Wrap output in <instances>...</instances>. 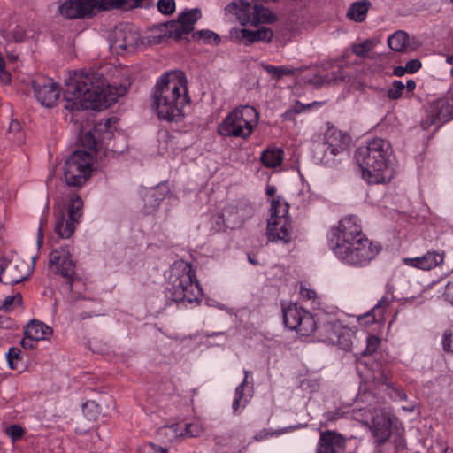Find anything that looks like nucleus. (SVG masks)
Listing matches in <instances>:
<instances>
[{
  "label": "nucleus",
  "instance_id": "44",
  "mask_svg": "<svg viewBox=\"0 0 453 453\" xmlns=\"http://www.w3.org/2000/svg\"><path fill=\"white\" fill-rule=\"evenodd\" d=\"M387 394L394 401H407V395L393 384H387Z\"/></svg>",
  "mask_w": 453,
  "mask_h": 453
},
{
  "label": "nucleus",
  "instance_id": "22",
  "mask_svg": "<svg viewBox=\"0 0 453 453\" xmlns=\"http://www.w3.org/2000/svg\"><path fill=\"white\" fill-rule=\"evenodd\" d=\"M392 301L393 293L387 292L370 311L365 314L363 318L359 319L360 322L366 326L369 323L382 321L384 314L392 303Z\"/></svg>",
  "mask_w": 453,
  "mask_h": 453
},
{
  "label": "nucleus",
  "instance_id": "53",
  "mask_svg": "<svg viewBox=\"0 0 453 453\" xmlns=\"http://www.w3.org/2000/svg\"><path fill=\"white\" fill-rule=\"evenodd\" d=\"M442 346L444 350L453 353V335L452 334H444L442 338Z\"/></svg>",
  "mask_w": 453,
  "mask_h": 453
},
{
  "label": "nucleus",
  "instance_id": "29",
  "mask_svg": "<svg viewBox=\"0 0 453 453\" xmlns=\"http://www.w3.org/2000/svg\"><path fill=\"white\" fill-rule=\"evenodd\" d=\"M370 7L371 3L367 0L354 2L347 12V17L355 22H362L366 19Z\"/></svg>",
  "mask_w": 453,
  "mask_h": 453
},
{
  "label": "nucleus",
  "instance_id": "36",
  "mask_svg": "<svg viewBox=\"0 0 453 453\" xmlns=\"http://www.w3.org/2000/svg\"><path fill=\"white\" fill-rule=\"evenodd\" d=\"M180 426L181 438L197 437L202 434L203 428L198 422L179 423Z\"/></svg>",
  "mask_w": 453,
  "mask_h": 453
},
{
  "label": "nucleus",
  "instance_id": "6",
  "mask_svg": "<svg viewBox=\"0 0 453 453\" xmlns=\"http://www.w3.org/2000/svg\"><path fill=\"white\" fill-rule=\"evenodd\" d=\"M259 121V113L250 105L232 110L219 124L218 134L225 137L248 139Z\"/></svg>",
  "mask_w": 453,
  "mask_h": 453
},
{
  "label": "nucleus",
  "instance_id": "45",
  "mask_svg": "<svg viewBox=\"0 0 453 453\" xmlns=\"http://www.w3.org/2000/svg\"><path fill=\"white\" fill-rule=\"evenodd\" d=\"M5 432L12 441L20 440L25 434V430L19 425H12L8 426Z\"/></svg>",
  "mask_w": 453,
  "mask_h": 453
},
{
  "label": "nucleus",
  "instance_id": "51",
  "mask_svg": "<svg viewBox=\"0 0 453 453\" xmlns=\"http://www.w3.org/2000/svg\"><path fill=\"white\" fill-rule=\"evenodd\" d=\"M139 453H166L165 449L149 443L141 447Z\"/></svg>",
  "mask_w": 453,
  "mask_h": 453
},
{
  "label": "nucleus",
  "instance_id": "37",
  "mask_svg": "<svg viewBox=\"0 0 453 453\" xmlns=\"http://www.w3.org/2000/svg\"><path fill=\"white\" fill-rule=\"evenodd\" d=\"M22 305V296L17 293L4 298L1 309L6 312L12 311L15 308Z\"/></svg>",
  "mask_w": 453,
  "mask_h": 453
},
{
  "label": "nucleus",
  "instance_id": "54",
  "mask_svg": "<svg viewBox=\"0 0 453 453\" xmlns=\"http://www.w3.org/2000/svg\"><path fill=\"white\" fill-rule=\"evenodd\" d=\"M408 73H415L421 68V62L418 59H411L406 63Z\"/></svg>",
  "mask_w": 453,
  "mask_h": 453
},
{
  "label": "nucleus",
  "instance_id": "23",
  "mask_svg": "<svg viewBox=\"0 0 453 453\" xmlns=\"http://www.w3.org/2000/svg\"><path fill=\"white\" fill-rule=\"evenodd\" d=\"M226 11L236 16L242 25H246L251 21L253 6L245 0H235L226 6Z\"/></svg>",
  "mask_w": 453,
  "mask_h": 453
},
{
  "label": "nucleus",
  "instance_id": "32",
  "mask_svg": "<svg viewBox=\"0 0 453 453\" xmlns=\"http://www.w3.org/2000/svg\"><path fill=\"white\" fill-rule=\"evenodd\" d=\"M262 68L271 76L273 80H280L284 76L294 75L297 69L290 68L286 65H272L262 63Z\"/></svg>",
  "mask_w": 453,
  "mask_h": 453
},
{
  "label": "nucleus",
  "instance_id": "7",
  "mask_svg": "<svg viewBox=\"0 0 453 453\" xmlns=\"http://www.w3.org/2000/svg\"><path fill=\"white\" fill-rule=\"evenodd\" d=\"M293 226L288 216V204L282 198L271 202L270 218L267 221L266 235L270 242L288 243L292 240Z\"/></svg>",
  "mask_w": 453,
  "mask_h": 453
},
{
  "label": "nucleus",
  "instance_id": "62",
  "mask_svg": "<svg viewBox=\"0 0 453 453\" xmlns=\"http://www.w3.org/2000/svg\"><path fill=\"white\" fill-rule=\"evenodd\" d=\"M415 407H416L415 403H409L408 405H404V406H403V407H402V409H403L404 411L411 413V412H413V411H414Z\"/></svg>",
  "mask_w": 453,
  "mask_h": 453
},
{
  "label": "nucleus",
  "instance_id": "20",
  "mask_svg": "<svg viewBox=\"0 0 453 453\" xmlns=\"http://www.w3.org/2000/svg\"><path fill=\"white\" fill-rule=\"evenodd\" d=\"M445 258L443 250H428L425 255L403 258V264L417 269L428 271L440 266Z\"/></svg>",
  "mask_w": 453,
  "mask_h": 453
},
{
  "label": "nucleus",
  "instance_id": "21",
  "mask_svg": "<svg viewBox=\"0 0 453 453\" xmlns=\"http://www.w3.org/2000/svg\"><path fill=\"white\" fill-rule=\"evenodd\" d=\"M345 445L342 434L333 431L321 432L317 453H341L344 451Z\"/></svg>",
  "mask_w": 453,
  "mask_h": 453
},
{
  "label": "nucleus",
  "instance_id": "11",
  "mask_svg": "<svg viewBox=\"0 0 453 453\" xmlns=\"http://www.w3.org/2000/svg\"><path fill=\"white\" fill-rule=\"evenodd\" d=\"M31 88L36 100L44 107L55 106L59 99L60 89L51 78L37 75L31 81Z\"/></svg>",
  "mask_w": 453,
  "mask_h": 453
},
{
  "label": "nucleus",
  "instance_id": "55",
  "mask_svg": "<svg viewBox=\"0 0 453 453\" xmlns=\"http://www.w3.org/2000/svg\"><path fill=\"white\" fill-rule=\"evenodd\" d=\"M244 373H245V377H244L243 380L235 388L234 396H236L238 398H242L243 397V389H244L245 385L248 382V375H249L250 372L245 370Z\"/></svg>",
  "mask_w": 453,
  "mask_h": 453
},
{
  "label": "nucleus",
  "instance_id": "27",
  "mask_svg": "<svg viewBox=\"0 0 453 453\" xmlns=\"http://www.w3.org/2000/svg\"><path fill=\"white\" fill-rule=\"evenodd\" d=\"M346 78L347 76L344 74L343 70L342 68H338L336 71H333L324 76H315L313 79L304 78V81L314 84L315 87H321L324 85L337 83L339 81H344Z\"/></svg>",
  "mask_w": 453,
  "mask_h": 453
},
{
  "label": "nucleus",
  "instance_id": "18",
  "mask_svg": "<svg viewBox=\"0 0 453 453\" xmlns=\"http://www.w3.org/2000/svg\"><path fill=\"white\" fill-rule=\"evenodd\" d=\"M29 276L28 265L22 260H15L2 267L0 281L6 285H15L26 280Z\"/></svg>",
  "mask_w": 453,
  "mask_h": 453
},
{
  "label": "nucleus",
  "instance_id": "17",
  "mask_svg": "<svg viewBox=\"0 0 453 453\" xmlns=\"http://www.w3.org/2000/svg\"><path fill=\"white\" fill-rule=\"evenodd\" d=\"M453 119V106L444 99L434 101L429 107L428 117L422 121L424 128L432 125H441Z\"/></svg>",
  "mask_w": 453,
  "mask_h": 453
},
{
  "label": "nucleus",
  "instance_id": "16",
  "mask_svg": "<svg viewBox=\"0 0 453 453\" xmlns=\"http://www.w3.org/2000/svg\"><path fill=\"white\" fill-rule=\"evenodd\" d=\"M99 6L97 0H68L62 4L59 12L67 19H81L92 14Z\"/></svg>",
  "mask_w": 453,
  "mask_h": 453
},
{
  "label": "nucleus",
  "instance_id": "41",
  "mask_svg": "<svg viewBox=\"0 0 453 453\" xmlns=\"http://www.w3.org/2000/svg\"><path fill=\"white\" fill-rule=\"evenodd\" d=\"M405 85L401 81H394L388 91V97L392 100L399 99L403 96Z\"/></svg>",
  "mask_w": 453,
  "mask_h": 453
},
{
  "label": "nucleus",
  "instance_id": "58",
  "mask_svg": "<svg viewBox=\"0 0 453 453\" xmlns=\"http://www.w3.org/2000/svg\"><path fill=\"white\" fill-rule=\"evenodd\" d=\"M35 340L27 338V336L21 341V345L24 349H33L35 347Z\"/></svg>",
  "mask_w": 453,
  "mask_h": 453
},
{
  "label": "nucleus",
  "instance_id": "28",
  "mask_svg": "<svg viewBox=\"0 0 453 453\" xmlns=\"http://www.w3.org/2000/svg\"><path fill=\"white\" fill-rule=\"evenodd\" d=\"M284 151L280 148H268L265 150L260 157L261 162L265 167L273 168L281 165Z\"/></svg>",
  "mask_w": 453,
  "mask_h": 453
},
{
  "label": "nucleus",
  "instance_id": "15",
  "mask_svg": "<svg viewBox=\"0 0 453 453\" xmlns=\"http://www.w3.org/2000/svg\"><path fill=\"white\" fill-rule=\"evenodd\" d=\"M364 423L367 424L372 435L373 442H383L385 440L391 438L392 420L391 417L387 412L381 410L375 411L372 414L371 423L368 424L367 418Z\"/></svg>",
  "mask_w": 453,
  "mask_h": 453
},
{
  "label": "nucleus",
  "instance_id": "26",
  "mask_svg": "<svg viewBox=\"0 0 453 453\" xmlns=\"http://www.w3.org/2000/svg\"><path fill=\"white\" fill-rule=\"evenodd\" d=\"M170 192L168 186L165 183L158 184L155 188L150 189L145 196L146 201L150 203L149 208L146 209L147 212L155 211L160 201H162L165 196Z\"/></svg>",
  "mask_w": 453,
  "mask_h": 453
},
{
  "label": "nucleus",
  "instance_id": "61",
  "mask_svg": "<svg viewBox=\"0 0 453 453\" xmlns=\"http://www.w3.org/2000/svg\"><path fill=\"white\" fill-rule=\"evenodd\" d=\"M405 88L409 92H411L416 88V82L413 80H408L405 85Z\"/></svg>",
  "mask_w": 453,
  "mask_h": 453
},
{
  "label": "nucleus",
  "instance_id": "14",
  "mask_svg": "<svg viewBox=\"0 0 453 453\" xmlns=\"http://www.w3.org/2000/svg\"><path fill=\"white\" fill-rule=\"evenodd\" d=\"M116 121V119L110 118L96 123L94 128V132H86L81 135V145L90 150L96 151L99 139L104 141L105 139L111 138L113 134V131L111 129L112 124H115Z\"/></svg>",
  "mask_w": 453,
  "mask_h": 453
},
{
  "label": "nucleus",
  "instance_id": "40",
  "mask_svg": "<svg viewBox=\"0 0 453 453\" xmlns=\"http://www.w3.org/2000/svg\"><path fill=\"white\" fill-rule=\"evenodd\" d=\"M6 359L10 369L15 370L18 368V363L20 361V349L17 347H12L9 349L6 354Z\"/></svg>",
  "mask_w": 453,
  "mask_h": 453
},
{
  "label": "nucleus",
  "instance_id": "43",
  "mask_svg": "<svg viewBox=\"0 0 453 453\" xmlns=\"http://www.w3.org/2000/svg\"><path fill=\"white\" fill-rule=\"evenodd\" d=\"M373 43L371 40H365L361 43L353 45L352 50L357 57H365L370 50H372Z\"/></svg>",
  "mask_w": 453,
  "mask_h": 453
},
{
  "label": "nucleus",
  "instance_id": "63",
  "mask_svg": "<svg viewBox=\"0 0 453 453\" xmlns=\"http://www.w3.org/2000/svg\"><path fill=\"white\" fill-rule=\"evenodd\" d=\"M275 192V188L273 187L268 186L266 188V194L268 196H273Z\"/></svg>",
  "mask_w": 453,
  "mask_h": 453
},
{
  "label": "nucleus",
  "instance_id": "35",
  "mask_svg": "<svg viewBox=\"0 0 453 453\" xmlns=\"http://www.w3.org/2000/svg\"><path fill=\"white\" fill-rule=\"evenodd\" d=\"M408 42V35L403 31H396L388 39L389 48L395 51H402Z\"/></svg>",
  "mask_w": 453,
  "mask_h": 453
},
{
  "label": "nucleus",
  "instance_id": "10",
  "mask_svg": "<svg viewBox=\"0 0 453 453\" xmlns=\"http://www.w3.org/2000/svg\"><path fill=\"white\" fill-rule=\"evenodd\" d=\"M283 320L287 327L302 336L311 335L317 326L313 315L296 303L283 308Z\"/></svg>",
  "mask_w": 453,
  "mask_h": 453
},
{
  "label": "nucleus",
  "instance_id": "31",
  "mask_svg": "<svg viewBox=\"0 0 453 453\" xmlns=\"http://www.w3.org/2000/svg\"><path fill=\"white\" fill-rule=\"evenodd\" d=\"M275 20L276 16L268 8L257 4L253 6L250 23H273Z\"/></svg>",
  "mask_w": 453,
  "mask_h": 453
},
{
  "label": "nucleus",
  "instance_id": "8",
  "mask_svg": "<svg viewBox=\"0 0 453 453\" xmlns=\"http://www.w3.org/2000/svg\"><path fill=\"white\" fill-rule=\"evenodd\" d=\"M83 201L77 194L69 196L66 208L58 207L56 211L55 232L63 239L70 238L82 216Z\"/></svg>",
  "mask_w": 453,
  "mask_h": 453
},
{
  "label": "nucleus",
  "instance_id": "47",
  "mask_svg": "<svg viewBox=\"0 0 453 453\" xmlns=\"http://www.w3.org/2000/svg\"><path fill=\"white\" fill-rule=\"evenodd\" d=\"M380 345V339L376 336L371 335L366 339V348L364 351V355H372L376 351Z\"/></svg>",
  "mask_w": 453,
  "mask_h": 453
},
{
  "label": "nucleus",
  "instance_id": "39",
  "mask_svg": "<svg viewBox=\"0 0 453 453\" xmlns=\"http://www.w3.org/2000/svg\"><path fill=\"white\" fill-rule=\"evenodd\" d=\"M194 37L203 40L205 43L219 44L220 37L211 30H200L193 35Z\"/></svg>",
  "mask_w": 453,
  "mask_h": 453
},
{
  "label": "nucleus",
  "instance_id": "64",
  "mask_svg": "<svg viewBox=\"0 0 453 453\" xmlns=\"http://www.w3.org/2000/svg\"><path fill=\"white\" fill-rule=\"evenodd\" d=\"M446 62L449 65H453V56L447 57Z\"/></svg>",
  "mask_w": 453,
  "mask_h": 453
},
{
  "label": "nucleus",
  "instance_id": "9",
  "mask_svg": "<svg viewBox=\"0 0 453 453\" xmlns=\"http://www.w3.org/2000/svg\"><path fill=\"white\" fill-rule=\"evenodd\" d=\"M93 156L84 150L74 151L65 161V179L68 186L81 187L90 177Z\"/></svg>",
  "mask_w": 453,
  "mask_h": 453
},
{
  "label": "nucleus",
  "instance_id": "52",
  "mask_svg": "<svg viewBox=\"0 0 453 453\" xmlns=\"http://www.w3.org/2000/svg\"><path fill=\"white\" fill-rule=\"evenodd\" d=\"M300 296L305 300H315L317 296L316 292L313 289L308 288L304 286H301L300 288Z\"/></svg>",
  "mask_w": 453,
  "mask_h": 453
},
{
  "label": "nucleus",
  "instance_id": "48",
  "mask_svg": "<svg viewBox=\"0 0 453 453\" xmlns=\"http://www.w3.org/2000/svg\"><path fill=\"white\" fill-rule=\"evenodd\" d=\"M255 33H256L257 42L261 41V42H271V40L273 38L272 30L269 28H266V27H261V28L256 30Z\"/></svg>",
  "mask_w": 453,
  "mask_h": 453
},
{
  "label": "nucleus",
  "instance_id": "24",
  "mask_svg": "<svg viewBox=\"0 0 453 453\" xmlns=\"http://www.w3.org/2000/svg\"><path fill=\"white\" fill-rule=\"evenodd\" d=\"M368 418V411L365 409H356L350 407H341L334 411L327 413L328 420H337L340 418L354 419L359 422H365Z\"/></svg>",
  "mask_w": 453,
  "mask_h": 453
},
{
  "label": "nucleus",
  "instance_id": "1",
  "mask_svg": "<svg viewBox=\"0 0 453 453\" xmlns=\"http://www.w3.org/2000/svg\"><path fill=\"white\" fill-rule=\"evenodd\" d=\"M127 92L125 85L112 86L96 72H76L65 81V108L69 111H100L115 104Z\"/></svg>",
  "mask_w": 453,
  "mask_h": 453
},
{
  "label": "nucleus",
  "instance_id": "38",
  "mask_svg": "<svg viewBox=\"0 0 453 453\" xmlns=\"http://www.w3.org/2000/svg\"><path fill=\"white\" fill-rule=\"evenodd\" d=\"M180 426L178 424L165 426L159 429V435L167 437L169 441L181 438Z\"/></svg>",
  "mask_w": 453,
  "mask_h": 453
},
{
  "label": "nucleus",
  "instance_id": "13",
  "mask_svg": "<svg viewBox=\"0 0 453 453\" xmlns=\"http://www.w3.org/2000/svg\"><path fill=\"white\" fill-rule=\"evenodd\" d=\"M50 265H55L56 272L67 280L72 288L73 280L75 275V263L71 257L67 248L56 249L50 256Z\"/></svg>",
  "mask_w": 453,
  "mask_h": 453
},
{
  "label": "nucleus",
  "instance_id": "34",
  "mask_svg": "<svg viewBox=\"0 0 453 453\" xmlns=\"http://www.w3.org/2000/svg\"><path fill=\"white\" fill-rule=\"evenodd\" d=\"M202 14L198 8L191 9L179 15L178 20L186 26V30L193 32L195 23L201 18Z\"/></svg>",
  "mask_w": 453,
  "mask_h": 453
},
{
  "label": "nucleus",
  "instance_id": "46",
  "mask_svg": "<svg viewBox=\"0 0 453 453\" xmlns=\"http://www.w3.org/2000/svg\"><path fill=\"white\" fill-rule=\"evenodd\" d=\"M157 9L161 13L171 14L175 10L174 0H158Z\"/></svg>",
  "mask_w": 453,
  "mask_h": 453
},
{
  "label": "nucleus",
  "instance_id": "4",
  "mask_svg": "<svg viewBox=\"0 0 453 453\" xmlns=\"http://www.w3.org/2000/svg\"><path fill=\"white\" fill-rule=\"evenodd\" d=\"M390 143L382 138H374L356 150L355 159L368 184L387 183L393 178L390 162Z\"/></svg>",
  "mask_w": 453,
  "mask_h": 453
},
{
  "label": "nucleus",
  "instance_id": "50",
  "mask_svg": "<svg viewBox=\"0 0 453 453\" xmlns=\"http://www.w3.org/2000/svg\"><path fill=\"white\" fill-rule=\"evenodd\" d=\"M5 62L3 58H0V82L4 85H7L11 82V73L4 69Z\"/></svg>",
  "mask_w": 453,
  "mask_h": 453
},
{
  "label": "nucleus",
  "instance_id": "49",
  "mask_svg": "<svg viewBox=\"0 0 453 453\" xmlns=\"http://www.w3.org/2000/svg\"><path fill=\"white\" fill-rule=\"evenodd\" d=\"M238 37L247 43H252L257 42L255 31L249 30L246 28L240 29Z\"/></svg>",
  "mask_w": 453,
  "mask_h": 453
},
{
  "label": "nucleus",
  "instance_id": "19",
  "mask_svg": "<svg viewBox=\"0 0 453 453\" xmlns=\"http://www.w3.org/2000/svg\"><path fill=\"white\" fill-rule=\"evenodd\" d=\"M324 137L325 144L327 146L326 150H329L333 156L343 153L348 150L351 142L350 135L334 127L327 128Z\"/></svg>",
  "mask_w": 453,
  "mask_h": 453
},
{
  "label": "nucleus",
  "instance_id": "42",
  "mask_svg": "<svg viewBox=\"0 0 453 453\" xmlns=\"http://www.w3.org/2000/svg\"><path fill=\"white\" fill-rule=\"evenodd\" d=\"M99 6L96 10L107 9L109 7L129 9L127 0H97Z\"/></svg>",
  "mask_w": 453,
  "mask_h": 453
},
{
  "label": "nucleus",
  "instance_id": "2",
  "mask_svg": "<svg viewBox=\"0 0 453 453\" xmlns=\"http://www.w3.org/2000/svg\"><path fill=\"white\" fill-rule=\"evenodd\" d=\"M328 245L334 255L343 264L353 267L368 265L380 252L381 247L364 234L356 216L342 219L328 234Z\"/></svg>",
  "mask_w": 453,
  "mask_h": 453
},
{
  "label": "nucleus",
  "instance_id": "60",
  "mask_svg": "<svg viewBox=\"0 0 453 453\" xmlns=\"http://www.w3.org/2000/svg\"><path fill=\"white\" fill-rule=\"evenodd\" d=\"M242 398H238L236 396L234 397L232 409L234 413H236L241 406V401Z\"/></svg>",
  "mask_w": 453,
  "mask_h": 453
},
{
  "label": "nucleus",
  "instance_id": "3",
  "mask_svg": "<svg viewBox=\"0 0 453 453\" xmlns=\"http://www.w3.org/2000/svg\"><path fill=\"white\" fill-rule=\"evenodd\" d=\"M191 102L188 81L181 71L165 72L157 81L152 93V106L161 120L180 121L184 108Z\"/></svg>",
  "mask_w": 453,
  "mask_h": 453
},
{
  "label": "nucleus",
  "instance_id": "12",
  "mask_svg": "<svg viewBox=\"0 0 453 453\" xmlns=\"http://www.w3.org/2000/svg\"><path fill=\"white\" fill-rule=\"evenodd\" d=\"M138 30L131 24H120L114 31L111 47L124 50H133L142 44Z\"/></svg>",
  "mask_w": 453,
  "mask_h": 453
},
{
  "label": "nucleus",
  "instance_id": "25",
  "mask_svg": "<svg viewBox=\"0 0 453 453\" xmlns=\"http://www.w3.org/2000/svg\"><path fill=\"white\" fill-rule=\"evenodd\" d=\"M52 328L42 321L33 319L25 329L27 338L35 340V342L46 339L52 334Z\"/></svg>",
  "mask_w": 453,
  "mask_h": 453
},
{
  "label": "nucleus",
  "instance_id": "59",
  "mask_svg": "<svg viewBox=\"0 0 453 453\" xmlns=\"http://www.w3.org/2000/svg\"><path fill=\"white\" fill-rule=\"evenodd\" d=\"M407 72L406 66H396L394 68L393 74L397 77L403 76Z\"/></svg>",
  "mask_w": 453,
  "mask_h": 453
},
{
  "label": "nucleus",
  "instance_id": "33",
  "mask_svg": "<svg viewBox=\"0 0 453 453\" xmlns=\"http://www.w3.org/2000/svg\"><path fill=\"white\" fill-rule=\"evenodd\" d=\"M186 26L180 22L178 19L166 25L168 36L176 40H182L187 38V36L191 32L186 30Z\"/></svg>",
  "mask_w": 453,
  "mask_h": 453
},
{
  "label": "nucleus",
  "instance_id": "5",
  "mask_svg": "<svg viewBox=\"0 0 453 453\" xmlns=\"http://www.w3.org/2000/svg\"><path fill=\"white\" fill-rule=\"evenodd\" d=\"M167 296L176 303H198L203 296V290L196 280L192 265L184 261L174 262L168 275Z\"/></svg>",
  "mask_w": 453,
  "mask_h": 453
},
{
  "label": "nucleus",
  "instance_id": "57",
  "mask_svg": "<svg viewBox=\"0 0 453 453\" xmlns=\"http://www.w3.org/2000/svg\"><path fill=\"white\" fill-rule=\"evenodd\" d=\"M444 296L447 301L453 304V280L449 281L445 287Z\"/></svg>",
  "mask_w": 453,
  "mask_h": 453
},
{
  "label": "nucleus",
  "instance_id": "30",
  "mask_svg": "<svg viewBox=\"0 0 453 453\" xmlns=\"http://www.w3.org/2000/svg\"><path fill=\"white\" fill-rule=\"evenodd\" d=\"M373 446L380 453H400L405 449V442L401 437L394 441L390 438L383 442H373Z\"/></svg>",
  "mask_w": 453,
  "mask_h": 453
},
{
  "label": "nucleus",
  "instance_id": "56",
  "mask_svg": "<svg viewBox=\"0 0 453 453\" xmlns=\"http://www.w3.org/2000/svg\"><path fill=\"white\" fill-rule=\"evenodd\" d=\"M46 221H47V218L46 217H42L41 219H40V226H39V228H38L37 241H36L37 246L39 248L42 244V241H43L42 226L46 223Z\"/></svg>",
  "mask_w": 453,
  "mask_h": 453
}]
</instances>
